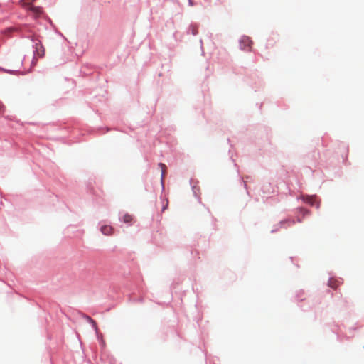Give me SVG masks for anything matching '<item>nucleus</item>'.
Returning <instances> with one entry per match:
<instances>
[{
  "mask_svg": "<svg viewBox=\"0 0 364 364\" xmlns=\"http://www.w3.org/2000/svg\"><path fill=\"white\" fill-rule=\"evenodd\" d=\"M10 30H11V31H17L18 28H10Z\"/></svg>",
  "mask_w": 364,
  "mask_h": 364,
  "instance_id": "11",
  "label": "nucleus"
},
{
  "mask_svg": "<svg viewBox=\"0 0 364 364\" xmlns=\"http://www.w3.org/2000/svg\"><path fill=\"white\" fill-rule=\"evenodd\" d=\"M158 166L161 170V181H163L166 175V166L163 163H159Z\"/></svg>",
  "mask_w": 364,
  "mask_h": 364,
  "instance_id": "7",
  "label": "nucleus"
},
{
  "mask_svg": "<svg viewBox=\"0 0 364 364\" xmlns=\"http://www.w3.org/2000/svg\"><path fill=\"white\" fill-rule=\"evenodd\" d=\"M5 111V107L1 102H0V114H3Z\"/></svg>",
  "mask_w": 364,
  "mask_h": 364,
  "instance_id": "9",
  "label": "nucleus"
},
{
  "mask_svg": "<svg viewBox=\"0 0 364 364\" xmlns=\"http://www.w3.org/2000/svg\"><path fill=\"white\" fill-rule=\"evenodd\" d=\"M33 1L35 0H22L23 5L28 6V9L33 13V16L38 18L43 14V9L41 7L33 6L32 3Z\"/></svg>",
  "mask_w": 364,
  "mask_h": 364,
  "instance_id": "1",
  "label": "nucleus"
},
{
  "mask_svg": "<svg viewBox=\"0 0 364 364\" xmlns=\"http://www.w3.org/2000/svg\"><path fill=\"white\" fill-rule=\"evenodd\" d=\"M123 221L124 223H130L133 221V217L132 215H129V214H125L124 216H123Z\"/></svg>",
  "mask_w": 364,
  "mask_h": 364,
  "instance_id": "8",
  "label": "nucleus"
},
{
  "mask_svg": "<svg viewBox=\"0 0 364 364\" xmlns=\"http://www.w3.org/2000/svg\"><path fill=\"white\" fill-rule=\"evenodd\" d=\"M36 54L40 58H43L45 55V48L41 43H36Z\"/></svg>",
  "mask_w": 364,
  "mask_h": 364,
  "instance_id": "4",
  "label": "nucleus"
},
{
  "mask_svg": "<svg viewBox=\"0 0 364 364\" xmlns=\"http://www.w3.org/2000/svg\"><path fill=\"white\" fill-rule=\"evenodd\" d=\"M101 232L105 235H110L113 232V228L109 225H103L101 228Z\"/></svg>",
  "mask_w": 364,
  "mask_h": 364,
  "instance_id": "5",
  "label": "nucleus"
},
{
  "mask_svg": "<svg viewBox=\"0 0 364 364\" xmlns=\"http://www.w3.org/2000/svg\"><path fill=\"white\" fill-rule=\"evenodd\" d=\"M189 3H190V4H191V5H192V1H191V0H189Z\"/></svg>",
  "mask_w": 364,
  "mask_h": 364,
  "instance_id": "12",
  "label": "nucleus"
},
{
  "mask_svg": "<svg viewBox=\"0 0 364 364\" xmlns=\"http://www.w3.org/2000/svg\"><path fill=\"white\" fill-rule=\"evenodd\" d=\"M252 41L247 36H242L240 40V48L243 50H251Z\"/></svg>",
  "mask_w": 364,
  "mask_h": 364,
  "instance_id": "2",
  "label": "nucleus"
},
{
  "mask_svg": "<svg viewBox=\"0 0 364 364\" xmlns=\"http://www.w3.org/2000/svg\"><path fill=\"white\" fill-rule=\"evenodd\" d=\"M89 320H90V322L92 323V324L93 325V326H94L95 328H97V323H96V322H95L94 320H92L91 318H89Z\"/></svg>",
  "mask_w": 364,
  "mask_h": 364,
  "instance_id": "10",
  "label": "nucleus"
},
{
  "mask_svg": "<svg viewBox=\"0 0 364 364\" xmlns=\"http://www.w3.org/2000/svg\"><path fill=\"white\" fill-rule=\"evenodd\" d=\"M302 200L303 203H307L309 205H315L320 203V200H318L316 196L303 197Z\"/></svg>",
  "mask_w": 364,
  "mask_h": 364,
  "instance_id": "3",
  "label": "nucleus"
},
{
  "mask_svg": "<svg viewBox=\"0 0 364 364\" xmlns=\"http://www.w3.org/2000/svg\"><path fill=\"white\" fill-rule=\"evenodd\" d=\"M340 285V282L334 279H330L328 281V286L334 289H336Z\"/></svg>",
  "mask_w": 364,
  "mask_h": 364,
  "instance_id": "6",
  "label": "nucleus"
}]
</instances>
